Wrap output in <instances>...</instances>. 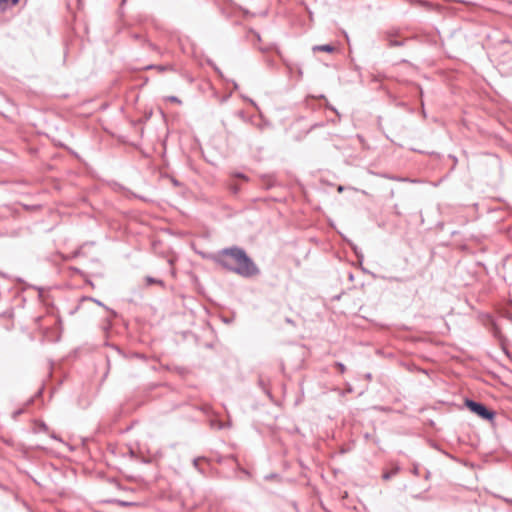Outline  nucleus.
<instances>
[{"label":"nucleus","instance_id":"nucleus-1","mask_svg":"<svg viewBox=\"0 0 512 512\" xmlns=\"http://www.w3.org/2000/svg\"><path fill=\"white\" fill-rule=\"evenodd\" d=\"M217 262L229 271L242 277H253L260 270L247 253L239 247L225 248L217 255Z\"/></svg>","mask_w":512,"mask_h":512},{"label":"nucleus","instance_id":"nucleus-2","mask_svg":"<svg viewBox=\"0 0 512 512\" xmlns=\"http://www.w3.org/2000/svg\"><path fill=\"white\" fill-rule=\"evenodd\" d=\"M465 404L471 412L475 413L482 419L492 420L494 417V412L487 409V407L482 403L475 402L473 400H466Z\"/></svg>","mask_w":512,"mask_h":512},{"label":"nucleus","instance_id":"nucleus-3","mask_svg":"<svg viewBox=\"0 0 512 512\" xmlns=\"http://www.w3.org/2000/svg\"><path fill=\"white\" fill-rule=\"evenodd\" d=\"M312 50L314 52H317V51H320V52H327V53H332L334 52L335 50V47L330 45V44H325V45H316L312 48Z\"/></svg>","mask_w":512,"mask_h":512},{"label":"nucleus","instance_id":"nucleus-4","mask_svg":"<svg viewBox=\"0 0 512 512\" xmlns=\"http://www.w3.org/2000/svg\"><path fill=\"white\" fill-rule=\"evenodd\" d=\"M229 426V423H223L221 422L220 420H217V419H211L210 420V427L213 428V429H223L225 427H228Z\"/></svg>","mask_w":512,"mask_h":512},{"label":"nucleus","instance_id":"nucleus-5","mask_svg":"<svg viewBox=\"0 0 512 512\" xmlns=\"http://www.w3.org/2000/svg\"><path fill=\"white\" fill-rule=\"evenodd\" d=\"M494 334H495L496 337H498L500 339H502V337H503L502 336V332H501V330H500V328L498 327L497 324H494Z\"/></svg>","mask_w":512,"mask_h":512},{"label":"nucleus","instance_id":"nucleus-6","mask_svg":"<svg viewBox=\"0 0 512 512\" xmlns=\"http://www.w3.org/2000/svg\"><path fill=\"white\" fill-rule=\"evenodd\" d=\"M8 1L9 0H0V13L6 9Z\"/></svg>","mask_w":512,"mask_h":512},{"label":"nucleus","instance_id":"nucleus-7","mask_svg":"<svg viewBox=\"0 0 512 512\" xmlns=\"http://www.w3.org/2000/svg\"><path fill=\"white\" fill-rule=\"evenodd\" d=\"M148 68H156L158 71L163 72V71L167 70L168 67L159 65V66H148Z\"/></svg>","mask_w":512,"mask_h":512},{"label":"nucleus","instance_id":"nucleus-8","mask_svg":"<svg viewBox=\"0 0 512 512\" xmlns=\"http://www.w3.org/2000/svg\"><path fill=\"white\" fill-rule=\"evenodd\" d=\"M335 365L340 370L341 373L345 372L346 368H345L344 364H342L341 362H337Z\"/></svg>","mask_w":512,"mask_h":512},{"label":"nucleus","instance_id":"nucleus-9","mask_svg":"<svg viewBox=\"0 0 512 512\" xmlns=\"http://www.w3.org/2000/svg\"><path fill=\"white\" fill-rule=\"evenodd\" d=\"M395 473H396V471H392V472L385 473V474L383 475V478H384L385 480H388V479H390V478H391Z\"/></svg>","mask_w":512,"mask_h":512},{"label":"nucleus","instance_id":"nucleus-10","mask_svg":"<svg viewBox=\"0 0 512 512\" xmlns=\"http://www.w3.org/2000/svg\"><path fill=\"white\" fill-rule=\"evenodd\" d=\"M147 283L148 284H152V283H162L160 280H155L154 278L152 277H147Z\"/></svg>","mask_w":512,"mask_h":512},{"label":"nucleus","instance_id":"nucleus-11","mask_svg":"<svg viewBox=\"0 0 512 512\" xmlns=\"http://www.w3.org/2000/svg\"><path fill=\"white\" fill-rule=\"evenodd\" d=\"M167 100H169L171 102L181 103V101L177 97H175V96H169L167 98Z\"/></svg>","mask_w":512,"mask_h":512},{"label":"nucleus","instance_id":"nucleus-12","mask_svg":"<svg viewBox=\"0 0 512 512\" xmlns=\"http://www.w3.org/2000/svg\"><path fill=\"white\" fill-rule=\"evenodd\" d=\"M502 347H503V350L505 351V353H506L508 356H510V355H509V352H508V345H507L504 341H502Z\"/></svg>","mask_w":512,"mask_h":512},{"label":"nucleus","instance_id":"nucleus-13","mask_svg":"<svg viewBox=\"0 0 512 512\" xmlns=\"http://www.w3.org/2000/svg\"><path fill=\"white\" fill-rule=\"evenodd\" d=\"M12 5H16L20 0H10Z\"/></svg>","mask_w":512,"mask_h":512},{"label":"nucleus","instance_id":"nucleus-14","mask_svg":"<svg viewBox=\"0 0 512 512\" xmlns=\"http://www.w3.org/2000/svg\"><path fill=\"white\" fill-rule=\"evenodd\" d=\"M391 45H400V43L397 41H393V42H391Z\"/></svg>","mask_w":512,"mask_h":512},{"label":"nucleus","instance_id":"nucleus-15","mask_svg":"<svg viewBox=\"0 0 512 512\" xmlns=\"http://www.w3.org/2000/svg\"><path fill=\"white\" fill-rule=\"evenodd\" d=\"M233 86H234V89H237L238 88V85L237 83L233 82Z\"/></svg>","mask_w":512,"mask_h":512},{"label":"nucleus","instance_id":"nucleus-16","mask_svg":"<svg viewBox=\"0 0 512 512\" xmlns=\"http://www.w3.org/2000/svg\"><path fill=\"white\" fill-rule=\"evenodd\" d=\"M194 465L197 466L198 465V459H195L194 460Z\"/></svg>","mask_w":512,"mask_h":512}]
</instances>
